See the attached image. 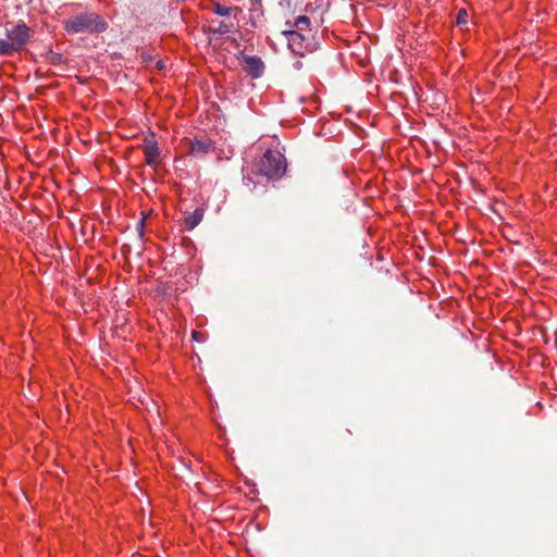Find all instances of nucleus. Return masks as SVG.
Returning <instances> with one entry per match:
<instances>
[{
	"instance_id": "0eeeda50",
	"label": "nucleus",
	"mask_w": 557,
	"mask_h": 557,
	"mask_svg": "<svg viewBox=\"0 0 557 557\" xmlns=\"http://www.w3.org/2000/svg\"><path fill=\"white\" fill-rule=\"evenodd\" d=\"M211 149L210 140L195 139L190 141L189 152L195 157H202Z\"/></svg>"
},
{
	"instance_id": "f8f14e48",
	"label": "nucleus",
	"mask_w": 557,
	"mask_h": 557,
	"mask_svg": "<svg viewBox=\"0 0 557 557\" xmlns=\"http://www.w3.org/2000/svg\"><path fill=\"white\" fill-rule=\"evenodd\" d=\"M468 13L465 9L459 10L456 18L457 25H465L467 23Z\"/></svg>"
},
{
	"instance_id": "9d476101",
	"label": "nucleus",
	"mask_w": 557,
	"mask_h": 557,
	"mask_svg": "<svg viewBox=\"0 0 557 557\" xmlns=\"http://www.w3.org/2000/svg\"><path fill=\"white\" fill-rule=\"evenodd\" d=\"M233 10H237V8L224 7L220 3H215L212 9L213 13H215L220 16H228V15H231Z\"/></svg>"
},
{
	"instance_id": "6e6552de",
	"label": "nucleus",
	"mask_w": 557,
	"mask_h": 557,
	"mask_svg": "<svg viewBox=\"0 0 557 557\" xmlns=\"http://www.w3.org/2000/svg\"><path fill=\"white\" fill-rule=\"evenodd\" d=\"M203 210L201 208H197L194 212L187 214L184 218V224L186 228L194 230L203 219Z\"/></svg>"
},
{
	"instance_id": "f03ea898",
	"label": "nucleus",
	"mask_w": 557,
	"mask_h": 557,
	"mask_svg": "<svg viewBox=\"0 0 557 557\" xmlns=\"http://www.w3.org/2000/svg\"><path fill=\"white\" fill-rule=\"evenodd\" d=\"M107 28L108 23L94 12L81 13L65 21V29L70 34L102 33Z\"/></svg>"
},
{
	"instance_id": "423d86ee",
	"label": "nucleus",
	"mask_w": 557,
	"mask_h": 557,
	"mask_svg": "<svg viewBox=\"0 0 557 557\" xmlns=\"http://www.w3.org/2000/svg\"><path fill=\"white\" fill-rule=\"evenodd\" d=\"M159 154H160V151H159L157 141L152 138L147 140L146 146H145L146 163L150 166H156L157 163L159 162Z\"/></svg>"
},
{
	"instance_id": "39448f33",
	"label": "nucleus",
	"mask_w": 557,
	"mask_h": 557,
	"mask_svg": "<svg viewBox=\"0 0 557 557\" xmlns=\"http://www.w3.org/2000/svg\"><path fill=\"white\" fill-rule=\"evenodd\" d=\"M287 39L288 48L296 54H304L305 51V36L295 29H285L282 32Z\"/></svg>"
},
{
	"instance_id": "f257e3e1",
	"label": "nucleus",
	"mask_w": 557,
	"mask_h": 557,
	"mask_svg": "<svg viewBox=\"0 0 557 557\" xmlns=\"http://www.w3.org/2000/svg\"><path fill=\"white\" fill-rule=\"evenodd\" d=\"M32 37L30 28L24 23L7 24L0 34V57H11L23 50Z\"/></svg>"
},
{
	"instance_id": "20e7f679",
	"label": "nucleus",
	"mask_w": 557,
	"mask_h": 557,
	"mask_svg": "<svg viewBox=\"0 0 557 557\" xmlns=\"http://www.w3.org/2000/svg\"><path fill=\"white\" fill-rule=\"evenodd\" d=\"M243 70L253 79L261 77L264 73V63L257 55L240 54Z\"/></svg>"
},
{
	"instance_id": "1a4fd4ad",
	"label": "nucleus",
	"mask_w": 557,
	"mask_h": 557,
	"mask_svg": "<svg viewBox=\"0 0 557 557\" xmlns=\"http://www.w3.org/2000/svg\"><path fill=\"white\" fill-rule=\"evenodd\" d=\"M233 28L232 23H226L224 21H220L216 27H210V33L218 35H225Z\"/></svg>"
},
{
	"instance_id": "9b49d317",
	"label": "nucleus",
	"mask_w": 557,
	"mask_h": 557,
	"mask_svg": "<svg viewBox=\"0 0 557 557\" xmlns=\"http://www.w3.org/2000/svg\"><path fill=\"white\" fill-rule=\"evenodd\" d=\"M310 25V20L306 15H300L296 18L294 26L297 28V30L300 33L305 29H307Z\"/></svg>"
},
{
	"instance_id": "2eb2a0df",
	"label": "nucleus",
	"mask_w": 557,
	"mask_h": 557,
	"mask_svg": "<svg viewBox=\"0 0 557 557\" xmlns=\"http://www.w3.org/2000/svg\"><path fill=\"white\" fill-rule=\"evenodd\" d=\"M157 67H158L159 70H162V69H163V64L161 63V61H159V62L157 63Z\"/></svg>"
},
{
	"instance_id": "ddd939ff",
	"label": "nucleus",
	"mask_w": 557,
	"mask_h": 557,
	"mask_svg": "<svg viewBox=\"0 0 557 557\" xmlns=\"http://www.w3.org/2000/svg\"><path fill=\"white\" fill-rule=\"evenodd\" d=\"M144 226H145V219H140L137 224L140 236H143V234H144Z\"/></svg>"
},
{
	"instance_id": "7ed1b4c3",
	"label": "nucleus",
	"mask_w": 557,
	"mask_h": 557,
	"mask_svg": "<svg viewBox=\"0 0 557 557\" xmlns=\"http://www.w3.org/2000/svg\"><path fill=\"white\" fill-rule=\"evenodd\" d=\"M285 168L284 156L278 151L269 150L260 160L258 172L268 178H275L283 175Z\"/></svg>"
},
{
	"instance_id": "4468645a",
	"label": "nucleus",
	"mask_w": 557,
	"mask_h": 557,
	"mask_svg": "<svg viewBox=\"0 0 557 557\" xmlns=\"http://www.w3.org/2000/svg\"><path fill=\"white\" fill-rule=\"evenodd\" d=\"M141 58H143V60H144L146 63H148V62H151V61H152V57H151L150 54L146 53V52H143Z\"/></svg>"
}]
</instances>
